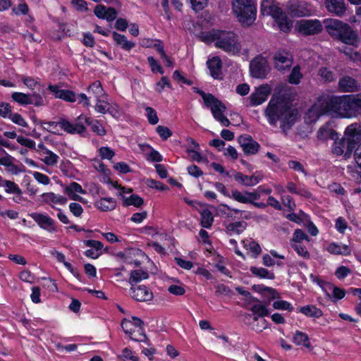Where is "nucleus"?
<instances>
[{
	"label": "nucleus",
	"instance_id": "obj_1",
	"mask_svg": "<svg viewBox=\"0 0 361 361\" xmlns=\"http://www.w3.org/2000/svg\"><path fill=\"white\" fill-rule=\"evenodd\" d=\"M268 123L272 126L279 124L281 130L286 133L297 122L299 113L285 97L274 94L264 110Z\"/></svg>",
	"mask_w": 361,
	"mask_h": 361
},
{
	"label": "nucleus",
	"instance_id": "obj_2",
	"mask_svg": "<svg viewBox=\"0 0 361 361\" xmlns=\"http://www.w3.org/2000/svg\"><path fill=\"white\" fill-rule=\"evenodd\" d=\"M207 43H212L215 47L228 54H238L241 50V44L236 34L231 31L214 30L205 37Z\"/></svg>",
	"mask_w": 361,
	"mask_h": 361
},
{
	"label": "nucleus",
	"instance_id": "obj_3",
	"mask_svg": "<svg viewBox=\"0 0 361 361\" xmlns=\"http://www.w3.org/2000/svg\"><path fill=\"white\" fill-rule=\"evenodd\" d=\"M327 32L333 37L341 40L345 44H353L357 35L350 27L337 19H327L324 21Z\"/></svg>",
	"mask_w": 361,
	"mask_h": 361
},
{
	"label": "nucleus",
	"instance_id": "obj_4",
	"mask_svg": "<svg viewBox=\"0 0 361 361\" xmlns=\"http://www.w3.org/2000/svg\"><path fill=\"white\" fill-rule=\"evenodd\" d=\"M261 13L263 16H271L278 24L279 29L287 32L290 30L292 23L286 14L274 0H263L261 5Z\"/></svg>",
	"mask_w": 361,
	"mask_h": 361
},
{
	"label": "nucleus",
	"instance_id": "obj_5",
	"mask_svg": "<svg viewBox=\"0 0 361 361\" xmlns=\"http://www.w3.org/2000/svg\"><path fill=\"white\" fill-rule=\"evenodd\" d=\"M232 8L243 25H251L256 20L257 8L252 0H233Z\"/></svg>",
	"mask_w": 361,
	"mask_h": 361
},
{
	"label": "nucleus",
	"instance_id": "obj_6",
	"mask_svg": "<svg viewBox=\"0 0 361 361\" xmlns=\"http://www.w3.org/2000/svg\"><path fill=\"white\" fill-rule=\"evenodd\" d=\"M328 115L336 118H350L351 113L347 94L337 96L325 94Z\"/></svg>",
	"mask_w": 361,
	"mask_h": 361
},
{
	"label": "nucleus",
	"instance_id": "obj_7",
	"mask_svg": "<svg viewBox=\"0 0 361 361\" xmlns=\"http://www.w3.org/2000/svg\"><path fill=\"white\" fill-rule=\"evenodd\" d=\"M200 94L202 96L206 106L210 107L214 118L219 121L224 126H228L230 121L223 115V113L226 110L225 105L210 94H206L203 91H200Z\"/></svg>",
	"mask_w": 361,
	"mask_h": 361
},
{
	"label": "nucleus",
	"instance_id": "obj_8",
	"mask_svg": "<svg viewBox=\"0 0 361 361\" xmlns=\"http://www.w3.org/2000/svg\"><path fill=\"white\" fill-rule=\"evenodd\" d=\"M89 123V118L84 114H80L73 122L66 118H60V128L61 130L68 134H82L85 131V123Z\"/></svg>",
	"mask_w": 361,
	"mask_h": 361
},
{
	"label": "nucleus",
	"instance_id": "obj_9",
	"mask_svg": "<svg viewBox=\"0 0 361 361\" xmlns=\"http://www.w3.org/2000/svg\"><path fill=\"white\" fill-rule=\"evenodd\" d=\"M324 114L328 115L325 94H322L317 98L314 104L307 111L305 119L308 123H314Z\"/></svg>",
	"mask_w": 361,
	"mask_h": 361
},
{
	"label": "nucleus",
	"instance_id": "obj_10",
	"mask_svg": "<svg viewBox=\"0 0 361 361\" xmlns=\"http://www.w3.org/2000/svg\"><path fill=\"white\" fill-rule=\"evenodd\" d=\"M114 184V187L113 188L116 190V194L121 197L124 205L139 207L144 204V200L142 197L137 195L131 194L133 192L132 189L126 188L118 183Z\"/></svg>",
	"mask_w": 361,
	"mask_h": 361
},
{
	"label": "nucleus",
	"instance_id": "obj_11",
	"mask_svg": "<svg viewBox=\"0 0 361 361\" xmlns=\"http://www.w3.org/2000/svg\"><path fill=\"white\" fill-rule=\"evenodd\" d=\"M295 29L303 35H314L322 30V25L318 20L302 19L296 22Z\"/></svg>",
	"mask_w": 361,
	"mask_h": 361
},
{
	"label": "nucleus",
	"instance_id": "obj_12",
	"mask_svg": "<svg viewBox=\"0 0 361 361\" xmlns=\"http://www.w3.org/2000/svg\"><path fill=\"white\" fill-rule=\"evenodd\" d=\"M272 88L270 85L265 84L255 89L249 97L250 105L256 106L264 103L270 95Z\"/></svg>",
	"mask_w": 361,
	"mask_h": 361
},
{
	"label": "nucleus",
	"instance_id": "obj_13",
	"mask_svg": "<svg viewBox=\"0 0 361 361\" xmlns=\"http://www.w3.org/2000/svg\"><path fill=\"white\" fill-rule=\"evenodd\" d=\"M250 69L252 76L256 78H264L269 71L267 61L262 56H257L251 61Z\"/></svg>",
	"mask_w": 361,
	"mask_h": 361
},
{
	"label": "nucleus",
	"instance_id": "obj_14",
	"mask_svg": "<svg viewBox=\"0 0 361 361\" xmlns=\"http://www.w3.org/2000/svg\"><path fill=\"white\" fill-rule=\"evenodd\" d=\"M32 219L37 224V225L47 231L49 233H54L56 231V225L54 219L49 216L45 214H41L35 212L31 215Z\"/></svg>",
	"mask_w": 361,
	"mask_h": 361
},
{
	"label": "nucleus",
	"instance_id": "obj_15",
	"mask_svg": "<svg viewBox=\"0 0 361 361\" xmlns=\"http://www.w3.org/2000/svg\"><path fill=\"white\" fill-rule=\"evenodd\" d=\"M64 193L71 199L78 201L82 203H86L87 201L80 195L86 194V191L82 189V186L76 182H71L70 184L64 187Z\"/></svg>",
	"mask_w": 361,
	"mask_h": 361
},
{
	"label": "nucleus",
	"instance_id": "obj_16",
	"mask_svg": "<svg viewBox=\"0 0 361 361\" xmlns=\"http://www.w3.org/2000/svg\"><path fill=\"white\" fill-rule=\"evenodd\" d=\"M238 140L245 154H255L258 152L259 145L250 135H240Z\"/></svg>",
	"mask_w": 361,
	"mask_h": 361
},
{
	"label": "nucleus",
	"instance_id": "obj_17",
	"mask_svg": "<svg viewBox=\"0 0 361 361\" xmlns=\"http://www.w3.org/2000/svg\"><path fill=\"white\" fill-rule=\"evenodd\" d=\"M274 63L275 68L280 71L289 69L292 66L291 56L285 51H278L274 54Z\"/></svg>",
	"mask_w": 361,
	"mask_h": 361
},
{
	"label": "nucleus",
	"instance_id": "obj_18",
	"mask_svg": "<svg viewBox=\"0 0 361 361\" xmlns=\"http://www.w3.org/2000/svg\"><path fill=\"white\" fill-rule=\"evenodd\" d=\"M233 177L236 181L245 186H254L263 178V176L259 172H256L250 176L235 172L233 174Z\"/></svg>",
	"mask_w": 361,
	"mask_h": 361
},
{
	"label": "nucleus",
	"instance_id": "obj_19",
	"mask_svg": "<svg viewBox=\"0 0 361 361\" xmlns=\"http://www.w3.org/2000/svg\"><path fill=\"white\" fill-rule=\"evenodd\" d=\"M230 198L243 204H247L252 203L253 201L258 200L259 195L255 192H240L234 190L232 191Z\"/></svg>",
	"mask_w": 361,
	"mask_h": 361
},
{
	"label": "nucleus",
	"instance_id": "obj_20",
	"mask_svg": "<svg viewBox=\"0 0 361 361\" xmlns=\"http://www.w3.org/2000/svg\"><path fill=\"white\" fill-rule=\"evenodd\" d=\"M130 295L133 298L140 302L150 301L153 298V294L146 286H132L130 288Z\"/></svg>",
	"mask_w": 361,
	"mask_h": 361
},
{
	"label": "nucleus",
	"instance_id": "obj_21",
	"mask_svg": "<svg viewBox=\"0 0 361 361\" xmlns=\"http://www.w3.org/2000/svg\"><path fill=\"white\" fill-rule=\"evenodd\" d=\"M42 202L47 204L52 208L56 209L57 205H65L67 203V198L55 194L54 192H44L41 195Z\"/></svg>",
	"mask_w": 361,
	"mask_h": 361
},
{
	"label": "nucleus",
	"instance_id": "obj_22",
	"mask_svg": "<svg viewBox=\"0 0 361 361\" xmlns=\"http://www.w3.org/2000/svg\"><path fill=\"white\" fill-rule=\"evenodd\" d=\"M344 139L350 144L359 142L361 140V125L357 123L348 126L345 130Z\"/></svg>",
	"mask_w": 361,
	"mask_h": 361
},
{
	"label": "nucleus",
	"instance_id": "obj_23",
	"mask_svg": "<svg viewBox=\"0 0 361 361\" xmlns=\"http://www.w3.org/2000/svg\"><path fill=\"white\" fill-rule=\"evenodd\" d=\"M353 148L354 145L353 144H350L343 138L334 142L332 152L336 156L344 154L345 157H348L352 153Z\"/></svg>",
	"mask_w": 361,
	"mask_h": 361
},
{
	"label": "nucleus",
	"instance_id": "obj_24",
	"mask_svg": "<svg viewBox=\"0 0 361 361\" xmlns=\"http://www.w3.org/2000/svg\"><path fill=\"white\" fill-rule=\"evenodd\" d=\"M288 11L292 16L297 17L309 16L312 11L309 6L304 2L290 3Z\"/></svg>",
	"mask_w": 361,
	"mask_h": 361
},
{
	"label": "nucleus",
	"instance_id": "obj_25",
	"mask_svg": "<svg viewBox=\"0 0 361 361\" xmlns=\"http://www.w3.org/2000/svg\"><path fill=\"white\" fill-rule=\"evenodd\" d=\"M49 90L56 98L61 99L69 102L77 101L76 95L73 91L62 90L57 85H49Z\"/></svg>",
	"mask_w": 361,
	"mask_h": 361
},
{
	"label": "nucleus",
	"instance_id": "obj_26",
	"mask_svg": "<svg viewBox=\"0 0 361 361\" xmlns=\"http://www.w3.org/2000/svg\"><path fill=\"white\" fill-rule=\"evenodd\" d=\"M352 118L361 115V93L347 94Z\"/></svg>",
	"mask_w": 361,
	"mask_h": 361
},
{
	"label": "nucleus",
	"instance_id": "obj_27",
	"mask_svg": "<svg viewBox=\"0 0 361 361\" xmlns=\"http://www.w3.org/2000/svg\"><path fill=\"white\" fill-rule=\"evenodd\" d=\"M338 88L343 92H353L357 91L359 86L354 78L350 76H344L338 81Z\"/></svg>",
	"mask_w": 361,
	"mask_h": 361
},
{
	"label": "nucleus",
	"instance_id": "obj_28",
	"mask_svg": "<svg viewBox=\"0 0 361 361\" xmlns=\"http://www.w3.org/2000/svg\"><path fill=\"white\" fill-rule=\"evenodd\" d=\"M324 5L329 12L336 16H340L345 11L344 0H324Z\"/></svg>",
	"mask_w": 361,
	"mask_h": 361
},
{
	"label": "nucleus",
	"instance_id": "obj_29",
	"mask_svg": "<svg viewBox=\"0 0 361 361\" xmlns=\"http://www.w3.org/2000/svg\"><path fill=\"white\" fill-rule=\"evenodd\" d=\"M93 167L99 173L103 175L102 181L104 183L109 184L111 186V188L114 187V183H118L117 182L112 181L110 178L111 171L99 159L93 160Z\"/></svg>",
	"mask_w": 361,
	"mask_h": 361
},
{
	"label": "nucleus",
	"instance_id": "obj_30",
	"mask_svg": "<svg viewBox=\"0 0 361 361\" xmlns=\"http://www.w3.org/2000/svg\"><path fill=\"white\" fill-rule=\"evenodd\" d=\"M207 65L209 69L211 75L214 78H219L222 67L221 59L219 56H214L207 61Z\"/></svg>",
	"mask_w": 361,
	"mask_h": 361
},
{
	"label": "nucleus",
	"instance_id": "obj_31",
	"mask_svg": "<svg viewBox=\"0 0 361 361\" xmlns=\"http://www.w3.org/2000/svg\"><path fill=\"white\" fill-rule=\"evenodd\" d=\"M326 250L332 255L348 256L351 253L350 247L342 243H331L326 247Z\"/></svg>",
	"mask_w": 361,
	"mask_h": 361
},
{
	"label": "nucleus",
	"instance_id": "obj_32",
	"mask_svg": "<svg viewBox=\"0 0 361 361\" xmlns=\"http://www.w3.org/2000/svg\"><path fill=\"white\" fill-rule=\"evenodd\" d=\"M94 206L102 212L111 211L116 208V202L112 197H102L95 202Z\"/></svg>",
	"mask_w": 361,
	"mask_h": 361
},
{
	"label": "nucleus",
	"instance_id": "obj_33",
	"mask_svg": "<svg viewBox=\"0 0 361 361\" xmlns=\"http://www.w3.org/2000/svg\"><path fill=\"white\" fill-rule=\"evenodd\" d=\"M112 37L116 44L126 51H130L135 46V44L133 42L128 41L125 35L118 34L116 32L112 33Z\"/></svg>",
	"mask_w": 361,
	"mask_h": 361
},
{
	"label": "nucleus",
	"instance_id": "obj_34",
	"mask_svg": "<svg viewBox=\"0 0 361 361\" xmlns=\"http://www.w3.org/2000/svg\"><path fill=\"white\" fill-rule=\"evenodd\" d=\"M247 223L243 221L231 222L226 225V232L229 235H239L247 228Z\"/></svg>",
	"mask_w": 361,
	"mask_h": 361
},
{
	"label": "nucleus",
	"instance_id": "obj_35",
	"mask_svg": "<svg viewBox=\"0 0 361 361\" xmlns=\"http://www.w3.org/2000/svg\"><path fill=\"white\" fill-rule=\"evenodd\" d=\"M130 322H131L133 324V327H135V329H137L138 335L142 338H138L136 336H135V337L132 336L131 339L133 341H135L147 342V338L144 333L143 322L140 319L133 317H132V319L130 320Z\"/></svg>",
	"mask_w": 361,
	"mask_h": 361
},
{
	"label": "nucleus",
	"instance_id": "obj_36",
	"mask_svg": "<svg viewBox=\"0 0 361 361\" xmlns=\"http://www.w3.org/2000/svg\"><path fill=\"white\" fill-rule=\"evenodd\" d=\"M40 154L43 157L42 161L47 166L56 165L59 159V157L56 154L47 148H43V150L40 152Z\"/></svg>",
	"mask_w": 361,
	"mask_h": 361
},
{
	"label": "nucleus",
	"instance_id": "obj_37",
	"mask_svg": "<svg viewBox=\"0 0 361 361\" xmlns=\"http://www.w3.org/2000/svg\"><path fill=\"white\" fill-rule=\"evenodd\" d=\"M317 137L320 140H335L337 138V133L329 126L321 127L317 132Z\"/></svg>",
	"mask_w": 361,
	"mask_h": 361
},
{
	"label": "nucleus",
	"instance_id": "obj_38",
	"mask_svg": "<svg viewBox=\"0 0 361 361\" xmlns=\"http://www.w3.org/2000/svg\"><path fill=\"white\" fill-rule=\"evenodd\" d=\"M300 312L309 317L319 318L323 315L322 311L314 305H307L300 307Z\"/></svg>",
	"mask_w": 361,
	"mask_h": 361
},
{
	"label": "nucleus",
	"instance_id": "obj_39",
	"mask_svg": "<svg viewBox=\"0 0 361 361\" xmlns=\"http://www.w3.org/2000/svg\"><path fill=\"white\" fill-rule=\"evenodd\" d=\"M250 271L254 276L260 279H267L271 280L275 279L274 272L263 267H250Z\"/></svg>",
	"mask_w": 361,
	"mask_h": 361
},
{
	"label": "nucleus",
	"instance_id": "obj_40",
	"mask_svg": "<svg viewBox=\"0 0 361 361\" xmlns=\"http://www.w3.org/2000/svg\"><path fill=\"white\" fill-rule=\"evenodd\" d=\"M243 247L250 252V255L256 258L261 253L262 249L258 243L252 240H243Z\"/></svg>",
	"mask_w": 361,
	"mask_h": 361
},
{
	"label": "nucleus",
	"instance_id": "obj_41",
	"mask_svg": "<svg viewBox=\"0 0 361 361\" xmlns=\"http://www.w3.org/2000/svg\"><path fill=\"white\" fill-rule=\"evenodd\" d=\"M148 278L149 274L147 271L142 269H136L130 272L129 283L133 286L134 283H139L142 280L147 279Z\"/></svg>",
	"mask_w": 361,
	"mask_h": 361
},
{
	"label": "nucleus",
	"instance_id": "obj_42",
	"mask_svg": "<svg viewBox=\"0 0 361 361\" xmlns=\"http://www.w3.org/2000/svg\"><path fill=\"white\" fill-rule=\"evenodd\" d=\"M293 342L297 345H302L307 348H311L307 335L302 331H297L293 336Z\"/></svg>",
	"mask_w": 361,
	"mask_h": 361
},
{
	"label": "nucleus",
	"instance_id": "obj_43",
	"mask_svg": "<svg viewBox=\"0 0 361 361\" xmlns=\"http://www.w3.org/2000/svg\"><path fill=\"white\" fill-rule=\"evenodd\" d=\"M324 290L329 297H331L330 293H331L332 297L336 300H341L345 296V291L343 289L331 284L326 285Z\"/></svg>",
	"mask_w": 361,
	"mask_h": 361
},
{
	"label": "nucleus",
	"instance_id": "obj_44",
	"mask_svg": "<svg viewBox=\"0 0 361 361\" xmlns=\"http://www.w3.org/2000/svg\"><path fill=\"white\" fill-rule=\"evenodd\" d=\"M107 97L108 96L106 94L105 96L96 99L97 102L94 106V109L97 112L103 114L107 113L109 106L111 104L108 102Z\"/></svg>",
	"mask_w": 361,
	"mask_h": 361
},
{
	"label": "nucleus",
	"instance_id": "obj_45",
	"mask_svg": "<svg viewBox=\"0 0 361 361\" xmlns=\"http://www.w3.org/2000/svg\"><path fill=\"white\" fill-rule=\"evenodd\" d=\"M200 214L201 225L206 228H210L214 222V216L212 212L206 208L200 212Z\"/></svg>",
	"mask_w": 361,
	"mask_h": 361
},
{
	"label": "nucleus",
	"instance_id": "obj_46",
	"mask_svg": "<svg viewBox=\"0 0 361 361\" xmlns=\"http://www.w3.org/2000/svg\"><path fill=\"white\" fill-rule=\"evenodd\" d=\"M87 92L93 94L96 99L105 96L106 92L99 81H94L87 87Z\"/></svg>",
	"mask_w": 361,
	"mask_h": 361
},
{
	"label": "nucleus",
	"instance_id": "obj_47",
	"mask_svg": "<svg viewBox=\"0 0 361 361\" xmlns=\"http://www.w3.org/2000/svg\"><path fill=\"white\" fill-rule=\"evenodd\" d=\"M1 186L5 188V191L6 192L16 194L19 196L18 197L20 198L22 191L18 185L13 181L3 180Z\"/></svg>",
	"mask_w": 361,
	"mask_h": 361
},
{
	"label": "nucleus",
	"instance_id": "obj_48",
	"mask_svg": "<svg viewBox=\"0 0 361 361\" xmlns=\"http://www.w3.org/2000/svg\"><path fill=\"white\" fill-rule=\"evenodd\" d=\"M42 128L54 134H59L61 130L60 120L58 122L55 121H40Z\"/></svg>",
	"mask_w": 361,
	"mask_h": 361
},
{
	"label": "nucleus",
	"instance_id": "obj_49",
	"mask_svg": "<svg viewBox=\"0 0 361 361\" xmlns=\"http://www.w3.org/2000/svg\"><path fill=\"white\" fill-rule=\"evenodd\" d=\"M303 240L310 241L309 236L301 229H295L290 243H302Z\"/></svg>",
	"mask_w": 361,
	"mask_h": 361
},
{
	"label": "nucleus",
	"instance_id": "obj_50",
	"mask_svg": "<svg viewBox=\"0 0 361 361\" xmlns=\"http://www.w3.org/2000/svg\"><path fill=\"white\" fill-rule=\"evenodd\" d=\"M272 307L278 310H287L288 312L293 310V305L286 300H281V298L273 302Z\"/></svg>",
	"mask_w": 361,
	"mask_h": 361
},
{
	"label": "nucleus",
	"instance_id": "obj_51",
	"mask_svg": "<svg viewBox=\"0 0 361 361\" xmlns=\"http://www.w3.org/2000/svg\"><path fill=\"white\" fill-rule=\"evenodd\" d=\"M49 252H50V254H51L53 257H54L58 260V262L63 263V264H64V266H65V267H66V268H67V269H68L71 273L74 274V269H73V268L72 265H71L69 262H66V259H65V255H64L63 253H61V252H60L57 251V250H55V249H52V250H51Z\"/></svg>",
	"mask_w": 361,
	"mask_h": 361
},
{
	"label": "nucleus",
	"instance_id": "obj_52",
	"mask_svg": "<svg viewBox=\"0 0 361 361\" xmlns=\"http://www.w3.org/2000/svg\"><path fill=\"white\" fill-rule=\"evenodd\" d=\"M250 311L252 312V313H253V314H257L261 317L268 316L269 314V312L267 306L261 303H257L253 305L250 307Z\"/></svg>",
	"mask_w": 361,
	"mask_h": 361
},
{
	"label": "nucleus",
	"instance_id": "obj_53",
	"mask_svg": "<svg viewBox=\"0 0 361 361\" xmlns=\"http://www.w3.org/2000/svg\"><path fill=\"white\" fill-rule=\"evenodd\" d=\"M291 247L297 252V254L303 259H309L310 255L306 246L302 243H290Z\"/></svg>",
	"mask_w": 361,
	"mask_h": 361
},
{
	"label": "nucleus",
	"instance_id": "obj_54",
	"mask_svg": "<svg viewBox=\"0 0 361 361\" xmlns=\"http://www.w3.org/2000/svg\"><path fill=\"white\" fill-rule=\"evenodd\" d=\"M107 112L116 119L121 118L123 114L122 108L116 103H111Z\"/></svg>",
	"mask_w": 361,
	"mask_h": 361
},
{
	"label": "nucleus",
	"instance_id": "obj_55",
	"mask_svg": "<svg viewBox=\"0 0 361 361\" xmlns=\"http://www.w3.org/2000/svg\"><path fill=\"white\" fill-rule=\"evenodd\" d=\"M318 75L325 81L331 82L334 80V73L326 67H322L318 71Z\"/></svg>",
	"mask_w": 361,
	"mask_h": 361
},
{
	"label": "nucleus",
	"instance_id": "obj_56",
	"mask_svg": "<svg viewBox=\"0 0 361 361\" xmlns=\"http://www.w3.org/2000/svg\"><path fill=\"white\" fill-rule=\"evenodd\" d=\"M30 94H27L23 92H13L11 95V98L17 103L21 105L28 104Z\"/></svg>",
	"mask_w": 361,
	"mask_h": 361
},
{
	"label": "nucleus",
	"instance_id": "obj_57",
	"mask_svg": "<svg viewBox=\"0 0 361 361\" xmlns=\"http://www.w3.org/2000/svg\"><path fill=\"white\" fill-rule=\"evenodd\" d=\"M216 214L222 217L232 218L231 207L225 204H220L215 208Z\"/></svg>",
	"mask_w": 361,
	"mask_h": 361
},
{
	"label": "nucleus",
	"instance_id": "obj_58",
	"mask_svg": "<svg viewBox=\"0 0 361 361\" xmlns=\"http://www.w3.org/2000/svg\"><path fill=\"white\" fill-rule=\"evenodd\" d=\"M302 74L298 66H295L289 75L288 82L291 84L298 85L300 82Z\"/></svg>",
	"mask_w": 361,
	"mask_h": 361
},
{
	"label": "nucleus",
	"instance_id": "obj_59",
	"mask_svg": "<svg viewBox=\"0 0 361 361\" xmlns=\"http://www.w3.org/2000/svg\"><path fill=\"white\" fill-rule=\"evenodd\" d=\"M145 111L147 120L150 124L155 125L159 122V118L154 109L148 106L145 108Z\"/></svg>",
	"mask_w": 361,
	"mask_h": 361
},
{
	"label": "nucleus",
	"instance_id": "obj_60",
	"mask_svg": "<svg viewBox=\"0 0 361 361\" xmlns=\"http://www.w3.org/2000/svg\"><path fill=\"white\" fill-rule=\"evenodd\" d=\"M98 152L102 159L111 160L115 155L114 152L108 147H102L99 149Z\"/></svg>",
	"mask_w": 361,
	"mask_h": 361
},
{
	"label": "nucleus",
	"instance_id": "obj_61",
	"mask_svg": "<svg viewBox=\"0 0 361 361\" xmlns=\"http://www.w3.org/2000/svg\"><path fill=\"white\" fill-rule=\"evenodd\" d=\"M246 324L248 325L252 330L257 332H262L267 327V321L264 319H261L260 321H257L255 323Z\"/></svg>",
	"mask_w": 361,
	"mask_h": 361
},
{
	"label": "nucleus",
	"instance_id": "obj_62",
	"mask_svg": "<svg viewBox=\"0 0 361 361\" xmlns=\"http://www.w3.org/2000/svg\"><path fill=\"white\" fill-rule=\"evenodd\" d=\"M13 11L16 16H24L28 13L29 7L26 3L22 2L14 6Z\"/></svg>",
	"mask_w": 361,
	"mask_h": 361
},
{
	"label": "nucleus",
	"instance_id": "obj_63",
	"mask_svg": "<svg viewBox=\"0 0 361 361\" xmlns=\"http://www.w3.org/2000/svg\"><path fill=\"white\" fill-rule=\"evenodd\" d=\"M156 131L164 140H167L172 135L171 130L168 127L164 126H158L156 128Z\"/></svg>",
	"mask_w": 361,
	"mask_h": 361
},
{
	"label": "nucleus",
	"instance_id": "obj_64",
	"mask_svg": "<svg viewBox=\"0 0 361 361\" xmlns=\"http://www.w3.org/2000/svg\"><path fill=\"white\" fill-rule=\"evenodd\" d=\"M31 173L39 183L44 185H47L50 183V179L47 175L37 171H33Z\"/></svg>",
	"mask_w": 361,
	"mask_h": 361
}]
</instances>
